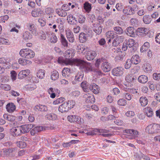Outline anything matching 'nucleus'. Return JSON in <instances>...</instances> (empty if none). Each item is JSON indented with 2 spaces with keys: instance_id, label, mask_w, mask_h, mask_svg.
<instances>
[{
  "instance_id": "1",
  "label": "nucleus",
  "mask_w": 160,
  "mask_h": 160,
  "mask_svg": "<svg viewBox=\"0 0 160 160\" xmlns=\"http://www.w3.org/2000/svg\"><path fill=\"white\" fill-rule=\"evenodd\" d=\"M74 62L77 66H79L81 69H83L86 72L93 71V69H92L91 63L78 59H75Z\"/></svg>"
},
{
  "instance_id": "2",
  "label": "nucleus",
  "mask_w": 160,
  "mask_h": 160,
  "mask_svg": "<svg viewBox=\"0 0 160 160\" xmlns=\"http://www.w3.org/2000/svg\"><path fill=\"white\" fill-rule=\"evenodd\" d=\"M19 54L22 57L28 59L33 58L35 55L34 52L29 48L21 49L19 52Z\"/></svg>"
},
{
  "instance_id": "3",
  "label": "nucleus",
  "mask_w": 160,
  "mask_h": 160,
  "mask_svg": "<svg viewBox=\"0 0 160 160\" xmlns=\"http://www.w3.org/2000/svg\"><path fill=\"white\" fill-rule=\"evenodd\" d=\"M146 131L151 134L159 132H160V124L155 123L150 124L146 128Z\"/></svg>"
},
{
  "instance_id": "4",
  "label": "nucleus",
  "mask_w": 160,
  "mask_h": 160,
  "mask_svg": "<svg viewBox=\"0 0 160 160\" xmlns=\"http://www.w3.org/2000/svg\"><path fill=\"white\" fill-rule=\"evenodd\" d=\"M88 92H85L84 93L83 97L85 98V101L88 103H93L95 102V98L92 94Z\"/></svg>"
},
{
  "instance_id": "5",
  "label": "nucleus",
  "mask_w": 160,
  "mask_h": 160,
  "mask_svg": "<svg viewBox=\"0 0 160 160\" xmlns=\"http://www.w3.org/2000/svg\"><path fill=\"white\" fill-rule=\"evenodd\" d=\"M68 119L70 122H76L79 124H81L84 122L83 119L77 115H72L69 116L68 117Z\"/></svg>"
},
{
  "instance_id": "6",
  "label": "nucleus",
  "mask_w": 160,
  "mask_h": 160,
  "mask_svg": "<svg viewBox=\"0 0 160 160\" xmlns=\"http://www.w3.org/2000/svg\"><path fill=\"white\" fill-rule=\"evenodd\" d=\"M123 132L131 135V137L129 138L130 139H132L137 137L138 135V132L134 129H125L123 130Z\"/></svg>"
},
{
  "instance_id": "7",
  "label": "nucleus",
  "mask_w": 160,
  "mask_h": 160,
  "mask_svg": "<svg viewBox=\"0 0 160 160\" xmlns=\"http://www.w3.org/2000/svg\"><path fill=\"white\" fill-rule=\"evenodd\" d=\"M92 26V28L95 32L98 35L101 33L102 31V27L100 24L93 23Z\"/></svg>"
},
{
  "instance_id": "8",
  "label": "nucleus",
  "mask_w": 160,
  "mask_h": 160,
  "mask_svg": "<svg viewBox=\"0 0 160 160\" xmlns=\"http://www.w3.org/2000/svg\"><path fill=\"white\" fill-rule=\"evenodd\" d=\"M19 126L12 128L10 129L11 134L14 137L20 136L21 133Z\"/></svg>"
},
{
  "instance_id": "9",
  "label": "nucleus",
  "mask_w": 160,
  "mask_h": 160,
  "mask_svg": "<svg viewBox=\"0 0 160 160\" xmlns=\"http://www.w3.org/2000/svg\"><path fill=\"white\" fill-rule=\"evenodd\" d=\"M32 125L31 124H27L19 126L21 134L28 132L32 127Z\"/></svg>"
},
{
  "instance_id": "10",
  "label": "nucleus",
  "mask_w": 160,
  "mask_h": 160,
  "mask_svg": "<svg viewBox=\"0 0 160 160\" xmlns=\"http://www.w3.org/2000/svg\"><path fill=\"white\" fill-rule=\"evenodd\" d=\"M123 69L121 67H118L114 68L112 70V74L115 76H122L123 72Z\"/></svg>"
},
{
  "instance_id": "11",
  "label": "nucleus",
  "mask_w": 160,
  "mask_h": 160,
  "mask_svg": "<svg viewBox=\"0 0 160 160\" xmlns=\"http://www.w3.org/2000/svg\"><path fill=\"white\" fill-rule=\"evenodd\" d=\"M97 55L96 52L94 51H88L86 54V58L88 61L93 60Z\"/></svg>"
},
{
  "instance_id": "12",
  "label": "nucleus",
  "mask_w": 160,
  "mask_h": 160,
  "mask_svg": "<svg viewBox=\"0 0 160 160\" xmlns=\"http://www.w3.org/2000/svg\"><path fill=\"white\" fill-rule=\"evenodd\" d=\"M124 39V37L122 36L117 37L113 41L112 43V46L114 47H117L119 44L123 42Z\"/></svg>"
},
{
  "instance_id": "13",
  "label": "nucleus",
  "mask_w": 160,
  "mask_h": 160,
  "mask_svg": "<svg viewBox=\"0 0 160 160\" xmlns=\"http://www.w3.org/2000/svg\"><path fill=\"white\" fill-rule=\"evenodd\" d=\"M30 71L29 69L22 70L19 73L18 78L19 79H22L23 78L26 77L30 73Z\"/></svg>"
},
{
  "instance_id": "14",
  "label": "nucleus",
  "mask_w": 160,
  "mask_h": 160,
  "mask_svg": "<svg viewBox=\"0 0 160 160\" xmlns=\"http://www.w3.org/2000/svg\"><path fill=\"white\" fill-rule=\"evenodd\" d=\"M34 109L36 111L46 112L48 110L47 107L46 106L40 104L36 105Z\"/></svg>"
},
{
  "instance_id": "15",
  "label": "nucleus",
  "mask_w": 160,
  "mask_h": 160,
  "mask_svg": "<svg viewBox=\"0 0 160 160\" xmlns=\"http://www.w3.org/2000/svg\"><path fill=\"white\" fill-rule=\"evenodd\" d=\"M111 66L108 62H103L101 65V68L105 72H108L110 70Z\"/></svg>"
},
{
  "instance_id": "16",
  "label": "nucleus",
  "mask_w": 160,
  "mask_h": 160,
  "mask_svg": "<svg viewBox=\"0 0 160 160\" xmlns=\"http://www.w3.org/2000/svg\"><path fill=\"white\" fill-rule=\"evenodd\" d=\"M26 59L20 58L18 59V62L20 64L23 66L29 65L31 64L32 62Z\"/></svg>"
},
{
  "instance_id": "17",
  "label": "nucleus",
  "mask_w": 160,
  "mask_h": 160,
  "mask_svg": "<svg viewBox=\"0 0 160 160\" xmlns=\"http://www.w3.org/2000/svg\"><path fill=\"white\" fill-rule=\"evenodd\" d=\"M146 114L149 117H151L153 115L152 109L149 107H147L144 109Z\"/></svg>"
},
{
  "instance_id": "18",
  "label": "nucleus",
  "mask_w": 160,
  "mask_h": 160,
  "mask_svg": "<svg viewBox=\"0 0 160 160\" xmlns=\"http://www.w3.org/2000/svg\"><path fill=\"white\" fill-rule=\"evenodd\" d=\"M6 108L8 112H12L15 110L16 106L12 103H9L6 105Z\"/></svg>"
},
{
  "instance_id": "19",
  "label": "nucleus",
  "mask_w": 160,
  "mask_h": 160,
  "mask_svg": "<svg viewBox=\"0 0 160 160\" xmlns=\"http://www.w3.org/2000/svg\"><path fill=\"white\" fill-rule=\"evenodd\" d=\"M135 29L132 27H129L127 28L125 31L127 35L130 37H133L135 35Z\"/></svg>"
},
{
  "instance_id": "20",
  "label": "nucleus",
  "mask_w": 160,
  "mask_h": 160,
  "mask_svg": "<svg viewBox=\"0 0 160 160\" xmlns=\"http://www.w3.org/2000/svg\"><path fill=\"white\" fill-rule=\"evenodd\" d=\"M68 107L66 102H64L61 104L58 108V110L61 112H66L68 110Z\"/></svg>"
},
{
  "instance_id": "21",
  "label": "nucleus",
  "mask_w": 160,
  "mask_h": 160,
  "mask_svg": "<svg viewBox=\"0 0 160 160\" xmlns=\"http://www.w3.org/2000/svg\"><path fill=\"white\" fill-rule=\"evenodd\" d=\"M42 12L39 8L35 9L32 12V14L34 17H37L40 16L42 14Z\"/></svg>"
},
{
  "instance_id": "22",
  "label": "nucleus",
  "mask_w": 160,
  "mask_h": 160,
  "mask_svg": "<svg viewBox=\"0 0 160 160\" xmlns=\"http://www.w3.org/2000/svg\"><path fill=\"white\" fill-rule=\"evenodd\" d=\"M79 39L81 42L83 43L87 40L88 35L83 32H81L79 34Z\"/></svg>"
},
{
  "instance_id": "23",
  "label": "nucleus",
  "mask_w": 160,
  "mask_h": 160,
  "mask_svg": "<svg viewBox=\"0 0 160 160\" xmlns=\"http://www.w3.org/2000/svg\"><path fill=\"white\" fill-rule=\"evenodd\" d=\"M139 102L141 106L144 107L148 104V100L145 97H142L140 98Z\"/></svg>"
},
{
  "instance_id": "24",
  "label": "nucleus",
  "mask_w": 160,
  "mask_h": 160,
  "mask_svg": "<svg viewBox=\"0 0 160 160\" xmlns=\"http://www.w3.org/2000/svg\"><path fill=\"white\" fill-rule=\"evenodd\" d=\"M131 61L132 63L137 64L139 63L140 61V59L138 55H133L131 58Z\"/></svg>"
},
{
  "instance_id": "25",
  "label": "nucleus",
  "mask_w": 160,
  "mask_h": 160,
  "mask_svg": "<svg viewBox=\"0 0 160 160\" xmlns=\"http://www.w3.org/2000/svg\"><path fill=\"white\" fill-rule=\"evenodd\" d=\"M74 52V50L73 49L70 48L67 50L65 51L64 53V56L66 58H71L72 55Z\"/></svg>"
},
{
  "instance_id": "26",
  "label": "nucleus",
  "mask_w": 160,
  "mask_h": 160,
  "mask_svg": "<svg viewBox=\"0 0 160 160\" xmlns=\"http://www.w3.org/2000/svg\"><path fill=\"white\" fill-rule=\"evenodd\" d=\"M60 92V91H49L48 92L50 98H54L56 96L58 97Z\"/></svg>"
},
{
  "instance_id": "27",
  "label": "nucleus",
  "mask_w": 160,
  "mask_h": 160,
  "mask_svg": "<svg viewBox=\"0 0 160 160\" xmlns=\"http://www.w3.org/2000/svg\"><path fill=\"white\" fill-rule=\"evenodd\" d=\"M137 77L133 75H127L125 77V80L127 82H132L134 80H136Z\"/></svg>"
},
{
  "instance_id": "28",
  "label": "nucleus",
  "mask_w": 160,
  "mask_h": 160,
  "mask_svg": "<svg viewBox=\"0 0 160 160\" xmlns=\"http://www.w3.org/2000/svg\"><path fill=\"white\" fill-rule=\"evenodd\" d=\"M66 11H67V10H64L62 9H58L56 10V12L59 16L62 17H64L67 14Z\"/></svg>"
},
{
  "instance_id": "29",
  "label": "nucleus",
  "mask_w": 160,
  "mask_h": 160,
  "mask_svg": "<svg viewBox=\"0 0 160 160\" xmlns=\"http://www.w3.org/2000/svg\"><path fill=\"white\" fill-rule=\"evenodd\" d=\"M59 78V73L58 72L56 71H53L51 72V79L53 80H56Z\"/></svg>"
},
{
  "instance_id": "30",
  "label": "nucleus",
  "mask_w": 160,
  "mask_h": 160,
  "mask_svg": "<svg viewBox=\"0 0 160 160\" xmlns=\"http://www.w3.org/2000/svg\"><path fill=\"white\" fill-rule=\"evenodd\" d=\"M146 28H138L137 31V34L139 35H143L144 34H146L147 32L146 31Z\"/></svg>"
},
{
  "instance_id": "31",
  "label": "nucleus",
  "mask_w": 160,
  "mask_h": 160,
  "mask_svg": "<svg viewBox=\"0 0 160 160\" xmlns=\"http://www.w3.org/2000/svg\"><path fill=\"white\" fill-rule=\"evenodd\" d=\"M113 29L116 34L121 35L123 33V30L120 27L117 26L114 27L113 28Z\"/></svg>"
},
{
  "instance_id": "32",
  "label": "nucleus",
  "mask_w": 160,
  "mask_h": 160,
  "mask_svg": "<svg viewBox=\"0 0 160 160\" xmlns=\"http://www.w3.org/2000/svg\"><path fill=\"white\" fill-rule=\"evenodd\" d=\"M138 80L140 83H145L148 81V78L146 76L142 75L138 78Z\"/></svg>"
},
{
  "instance_id": "33",
  "label": "nucleus",
  "mask_w": 160,
  "mask_h": 160,
  "mask_svg": "<svg viewBox=\"0 0 160 160\" xmlns=\"http://www.w3.org/2000/svg\"><path fill=\"white\" fill-rule=\"evenodd\" d=\"M60 40L62 45L64 47L68 46V42L64 35L60 34Z\"/></svg>"
},
{
  "instance_id": "34",
  "label": "nucleus",
  "mask_w": 160,
  "mask_h": 160,
  "mask_svg": "<svg viewBox=\"0 0 160 160\" xmlns=\"http://www.w3.org/2000/svg\"><path fill=\"white\" fill-rule=\"evenodd\" d=\"M22 38L25 40H29L32 38V35L30 32L26 31L23 33Z\"/></svg>"
},
{
  "instance_id": "35",
  "label": "nucleus",
  "mask_w": 160,
  "mask_h": 160,
  "mask_svg": "<svg viewBox=\"0 0 160 160\" xmlns=\"http://www.w3.org/2000/svg\"><path fill=\"white\" fill-rule=\"evenodd\" d=\"M71 73V70L68 68H64L62 71V74L63 76L66 77H68Z\"/></svg>"
},
{
  "instance_id": "36",
  "label": "nucleus",
  "mask_w": 160,
  "mask_h": 160,
  "mask_svg": "<svg viewBox=\"0 0 160 160\" xmlns=\"http://www.w3.org/2000/svg\"><path fill=\"white\" fill-rule=\"evenodd\" d=\"M3 117L4 119H6L11 122H13L15 119V116L10 115H8L6 114H4Z\"/></svg>"
},
{
  "instance_id": "37",
  "label": "nucleus",
  "mask_w": 160,
  "mask_h": 160,
  "mask_svg": "<svg viewBox=\"0 0 160 160\" xmlns=\"http://www.w3.org/2000/svg\"><path fill=\"white\" fill-rule=\"evenodd\" d=\"M83 8L87 12H89L92 8L91 4L87 2H85L83 4Z\"/></svg>"
},
{
  "instance_id": "38",
  "label": "nucleus",
  "mask_w": 160,
  "mask_h": 160,
  "mask_svg": "<svg viewBox=\"0 0 160 160\" xmlns=\"http://www.w3.org/2000/svg\"><path fill=\"white\" fill-rule=\"evenodd\" d=\"M150 47V44L148 42H145L143 45L141 47L140 49V51L143 52L147 50Z\"/></svg>"
},
{
  "instance_id": "39",
  "label": "nucleus",
  "mask_w": 160,
  "mask_h": 160,
  "mask_svg": "<svg viewBox=\"0 0 160 160\" xmlns=\"http://www.w3.org/2000/svg\"><path fill=\"white\" fill-rule=\"evenodd\" d=\"M87 47L83 45H79L77 46V49L80 53H85L86 52Z\"/></svg>"
},
{
  "instance_id": "40",
  "label": "nucleus",
  "mask_w": 160,
  "mask_h": 160,
  "mask_svg": "<svg viewBox=\"0 0 160 160\" xmlns=\"http://www.w3.org/2000/svg\"><path fill=\"white\" fill-rule=\"evenodd\" d=\"M45 74V70L43 69H40L38 71L37 76L40 79H42L44 77Z\"/></svg>"
},
{
  "instance_id": "41",
  "label": "nucleus",
  "mask_w": 160,
  "mask_h": 160,
  "mask_svg": "<svg viewBox=\"0 0 160 160\" xmlns=\"http://www.w3.org/2000/svg\"><path fill=\"white\" fill-rule=\"evenodd\" d=\"M46 118L49 120H54L57 118V115L54 113H49L46 115Z\"/></svg>"
},
{
  "instance_id": "42",
  "label": "nucleus",
  "mask_w": 160,
  "mask_h": 160,
  "mask_svg": "<svg viewBox=\"0 0 160 160\" xmlns=\"http://www.w3.org/2000/svg\"><path fill=\"white\" fill-rule=\"evenodd\" d=\"M11 89V87L8 84H0V90H10Z\"/></svg>"
},
{
  "instance_id": "43",
  "label": "nucleus",
  "mask_w": 160,
  "mask_h": 160,
  "mask_svg": "<svg viewBox=\"0 0 160 160\" xmlns=\"http://www.w3.org/2000/svg\"><path fill=\"white\" fill-rule=\"evenodd\" d=\"M65 99L64 98L61 97L57 99L53 102V104L54 105H56L61 103L65 101Z\"/></svg>"
},
{
  "instance_id": "44",
  "label": "nucleus",
  "mask_w": 160,
  "mask_h": 160,
  "mask_svg": "<svg viewBox=\"0 0 160 160\" xmlns=\"http://www.w3.org/2000/svg\"><path fill=\"white\" fill-rule=\"evenodd\" d=\"M150 16L149 15H145L143 17V21L144 23L146 24L150 23L151 21Z\"/></svg>"
},
{
  "instance_id": "45",
  "label": "nucleus",
  "mask_w": 160,
  "mask_h": 160,
  "mask_svg": "<svg viewBox=\"0 0 160 160\" xmlns=\"http://www.w3.org/2000/svg\"><path fill=\"white\" fill-rule=\"evenodd\" d=\"M36 88V85L34 84L27 85L25 86V89L30 90H34Z\"/></svg>"
},
{
  "instance_id": "46",
  "label": "nucleus",
  "mask_w": 160,
  "mask_h": 160,
  "mask_svg": "<svg viewBox=\"0 0 160 160\" xmlns=\"http://www.w3.org/2000/svg\"><path fill=\"white\" fill-rule=\"evenodd\" d=\"M66 103L67 104V106L70 109L73 108L76 104L75 102L73 100H68L67 101Z\"/></svg>"
},
{
  "instance_id": "47",
  "label": "nucleus",
  "mask_w": 160,
  "mask_h": 160,
  "mask_svg": "<svg viewBox=\"0 0 160 160\" xmlns=\"http://www.w3.org/2000/svg\"><path fill=\"white\" fill-rule=\"evenodd\" d=\"M89 88L90 90H98L100 89L98 85L94 83L90 85Z\"/></svg>"
},
{
  "instance_id": "48",
  "label": "nucleus",
  "mask_w": 160,
  "mask_h": 160,
  "mask_svg": "<svg viewBox=\"0 0 160 160\" xmlns=\"http://www.w3.org/2000/svg\"><path fill=\"white\" fill-rule=\"evenodd\" d=\"M106 37L108 38L113 39L114 37L113 32L112 31L107 32L106 33Z\"/></svg>"
},
{
  "instance_id": "49",
  "label": "nucleus",
  "mask_w": 160,
  "mask_h": 160,
  "mask_svg": "<svg viewBox=\"0 0 160 160\" xmlns=\"http://www.w3.org/2000/svg\"><path fill=\"white\" fill-rule=\"evenodd\" d=\"M97 132H98V129L95 128L87 132L86 134L88 135H93L96 134Z\"/></svg>"
},
{
  "instance_id": "50",
  "label": "nucleus",
  "mask_w": 160,
  "mask_h": 160,
  "mask_svg": "<svg viewBox=\"0 0 160 160\" xmlns=\"http://www.w3.org/2000/svg\"><path fill=\"white\" fill-rule=\"evenodd\" d=\"M27 29L29 31L33 32L35 30L34 25L32 23H29L27 25Z\"/></svg>"
},
{
  "instance_id": "51",
  "label": "nucleus",
  "mask_w": 160,
  "mask_h": 160,
  "mask_svg": "<svg viewBox=\"0 0 160 160\" xmlns=\"http://www.w3.org/2000/svg\"><path fill=\"white\" fill-rule=\"evenodd\" d=\"M130 7H127L124 8L123 10V12L128 15L132 14V12H131Z\"/></svg>"
},
{
  "instance_id": "52",
  "label": "nucleus",
  "mask_w": 160,
  "mask_h": 160,
  "mask_svg": "<svg viewBox=\"0 0 160 160\" xmlns=\"http://www.w3.org/2000/svg\"><path fill=\"white\" fill-rule=\"evenodd\" d=\"M88 18L92 23L93 22L95 19V17L93 14L91 13L88 14Z\"/></svg>"
},
{
  "instance_id": "53",
  "label": "nucleus",
  "mask_w": 160,
  "mask_h": 160,
  "mask_svg": "<svg viewBox=\"0 0 160 160\" xmlns=\"http://www.w3.org/2000/svg\"><path fill=\"white\" fill-rule=\"evenodd\" d=\"M144 68L146 72H150L152 70L151 66L148 63H146L145 64H144Z\"/></svg>"
},
{
  "instance_id": "54",
  "label": "nucleus",
  "mask_w": 160,
  "mask_h": 160,
  "mask_svg": "<svg viewBox=\"0 0 160 160\" xmlns=\"http://www.w3.org/2000/svg\"><path fill=\"white\" fill-rule=\"evenodd\" d=\"M9 63V60L7 58L5 59L4 58H0V63L4 65H8Z\"/></svg>"
},
{
  "instance_id": "55",
  "label": "nucleus",
  "mask_w": 160,
  "mask_h": 160,
  "mask_svg": "<svg viewBox=\"0 0 160 160\" xmlns=\"http://www.w3.org/2000/svg\"><path fill=\"white\" fill-rule=\"evenodd\" d=\"M57 22L58 24V27L60 30H62L63 27V25L62 23V21L60 19H58L57 20Z\"/></svg>"
},
{
  "instance_id": "56",
  "label": "nucleus",
  "mask_w": 160,
  "mask_h": 160,
  "mask_svg": "<svg viewBox=\"0 0 160 160\" xmlns=\"http://www.w3.org/2000/svg\"><path fill=\"white\" fill-rule=\"evenodd\" d=\"M50 41L51 43H55L58 41V38L56 35H53L50 38Z\"/></svg>"
},
{
  "instance_id": "57",
  "label": "nucleus",
  "mask_w": 160,
  "mask_h": 160,
  "mask_svg": "<svg viewBox=\"0 0 160 160\" xmlns=\"http://www.w3.org/2000/svg\"><path fill=\"white\" fill-rule=\"evenodd\" d=\"M83 76V74H81L80 73H78L76 76L75 79L78 80V81H80L82 80Z\"/></svg>"
},
{
  "instance_id": "58",
  "label": "nucleus",
  "mask_w": 160,
  "mask_h": 160,
  "mask_svg": "<svg viewBox=\"0 0 160 160\" xmlns=\"http://www.w3.org/2000/svg\"><path fill=\"white\" fill-rule=\"evenodd\" d=\"M16 148H9L8 149H5L4 151V152L5 153H6V154H8L10 153H12L14 152V151L16 150Z\"/></svg>"
},
{
  "instance_id": "59",
  "label": "nucleus",
  "mask_w": 160,
  "mask_h": 160,
  "mask_svg": "<svg viewBox=\"0 0 160 160\" xmlns=\"http://www.w3.org/2000/svg\"><path fill=\"white\" fill-rule=\"evenodd\" d=\"M11 76L13 81L16 79L17 74L16 72L14 70L11 71Z\"/></svg>"
},
{
  "instance_id": "60",
  "label": "nucleus",
  "mask_w": 160,
  "mask_h": 160,
  "mask_svg": "<svg viewBox=\"0 0 160 160\" xmlns=\"http://www.w3.org/2000/svg\"><path fill=\"white\" fill-rule=\"evenodd\" d=\"M17 146L21 148H23L26 147V144L23 142H17Z\"/></svg>"
},
{
  "instance_id": "61",
  "label": "nucleus",
  "mask_w": 160,
  "mask_h": 160,
  "mask_svg": "<svg viewBox=\"0 0 160 160\" xmlns=\"http://www.w3.org/2000/svg\"><path fill=\"white\" fill-rule=\"evenodd\" d=\"M132 63L131 60L128 59L126 62L125 65V68L126 69H128L131 67Z\"/></svg>"
},
{
  "instance_id": "62",
  "label": "nucleus",
  "mask_w": 160,
  "mask_h": 160,
  "mask_svg": "<svg viewBox=\"0 0 160 160\" xmlns=\"http://www.w3.org/2000/svg\"><path fill=\"white\" fill-rule=\"evenodd\" d=\"M85 20V17L82 15H80L79 16V18L78 19V22L80 23H84Z\"/></svg>"
},
{
  "instance_id": "63",
  "label": "nucleus",
  "mask_w": 160,
  "mask_h": 160,
  "mask_svg": "<svg viewBox=\"0 0 160 160\" xmlns=\"http://www.w3.org/2000/svg\"><path fill=\"white\" fill-rule=\"evenodd\" d=\"M118 103L119 105L125 106L126 104V101L123 99H121L118 101Z\"/></svg>"
},
{
  "instance_id": "64",
  "label": "nucleus",
  "mask_w": 160,
  "mask_h": 160,
  "mask_svg": "<svg viewBox=\"0 0 160 160\" xmlns=\"http://www.w3.org/2000/svg\"><path fill=\"white\" fill-rule=\"evenodd\" d=\"M134 40L133 39H130L127 42L128 45V49L134 46Z\"/></svg>"
}]
</instances>
